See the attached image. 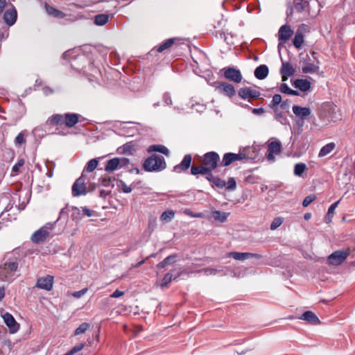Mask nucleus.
<instances>
[{
	"mask_svg": "<svg viewBox=\"0 0 355 355\" xmlns=\"http://www.w3.org/2000/svg\"><path fill=\"white\" fill-rule=\"evenodd\" d=\"M81 116L76 113H65L64 114H55L49 117L46 124L48 125H62L72 128L77 124Z\"/></svg>",
	"mask_w": 355,
	"mask_h": 355,
	"instance_id": "nucleus-1",
	"label": "nucleus"
},
{
	"mask_svg": "<svg viewBox=\"0 0 355 355\" xmlns=\"http://www.w3.org/2000/svg\"><path fill=\"white\" fill-rule=\"evenodd\" d=\"M319 117L324 122L337 121L340 119V114L336 105L327 103L321 106Z\"/></svg>",
	"mask_w": 355,
	"mask_h": 355,
	"instance_id": "nucleus-2",
	"label": "nucleus"
},
{
	"mask_svg": "<svg viewBox=\"0 0 355 355\" xmlns=\"http://www.w3.org/2000/svg\"><path fill=\"white\" fill-rule=\"evenodd\" d=\"M166 167L164 158L162 156L152 155L148 157L143 164L146 171H160Z\"/></svg>",
	"mask_w": 355,
	"mask_h": 355,
	"instance_id": "nucleus-3",
	"label": "nucleus"
},
{
	"mask_svg": "<svg viewBox=\"0 0 355 355\" xmlns=\"http://www.w3.org/2000/svg\"><path fill=\"white\" fill-rule=\"evenodd\" d=\"M220 156L215 151H210L205 153L200 159V162L208 169L210 172L214 171L218 166H220Z\"/></svg>",
	"mask_w": 355,
	"mask_h": 355,
	"instance_id": "nucleus-4",
	"label": "nucleus"
},
{
	"mask_svg": "<svg viewBox=\"0 0 355 355\" xmlns=\"http://www.w3.org/2000/svg\"><path fill=\"white\" fill-rule=\"evenodd\" d=\"M18 269L17 261H8L0 266V279L3 281L12 279L15 272Z\"/></svg>",
	"mask_w": 355,
	"mask_h": 355,
	"instance_id": "nucleus-5",
	"label": "nucleus"
},
{
	"mask_svg": "<svg viewBox=\"0 0 355 355\" xmlns=\"http://www.w3.org/2000/svg\"><path fill=\"white\" fill-rule=\"evenodd\" d=\"M53 223H46L33 234L31 241L35 243L44 242L49 236L50 231L53 230Z\"/></svg>",
	"mask_w": 355,
	"mask_h": 355,
	"instance_id": "nucleus-6",
	"label": "nucleus"
},
{
	"mask_svg": "<svg viewBox=\"0 0 355 355\" xmlns=\"http://www.w3.org/2000/svg\"><path fill=\"white\" fill-rule=\"evenodd\" d=\"M130 164V160L125 157H114L108 160L105 171L107 172H112L116 169L126 167Z\"/></svg>",
	"mask_w": 355,
	"mask_h": 355,
	"instance_id": "nucleus-7",
	"label": "nucleus"
},
{
	"mask_svg": "<svg viewBox=\"0 0 355 355\" xmlns=\"http://www.w3.org/2000/svg\"><path fill=\"white\" fill-rule=\"evenodd\" d=\"M238 95L243 100H248L251 102L253 100L257 99L261 96V92L259 90L252 89L250 87H245L241 88L238 91Z\"/></svg>",
	"mask_w": 355,
	"mask_h": 355,
	"instance_id": "nucleus-8",
	"label": "nucleus"
},
{
	"mask_svg": "<svg viewBox=\"0 0 355 355\" xmlns=\"http://www.w3.org/2000/svg\"><path fill=\"white\" fill-rule=\"evenodd\" d=\"M87 193L85 178L82 175L78 178L72 186V194L73 196H80Z\"/></svg>",
	"mask_w": 355,
	"mask_h": 355,
	"instance_id": "nucleus-9",
	"label": "nucleus"
},
{
	"mask_svg": "<svg viewBox=\"0 0 355 355\" xmlns=\"http://www.w3.org/2000/svg\"><path fill=\"white\" fill-rule=\"evenodd\" d=\"M348 256V251L337 250L329 256L328 261L329 263L331 265H340L347 259Z\"/></svg>",
	"mask_w": 355,
	"mask_h": 355,
	"instance_id": "nucleus-10",
	"label": "nucleus"
},
{
	"mask_svg": "<svg viewBox=\"0 0 355 355\" xmlns=\"http://www.w3.org/2000/svg\"><path fill=\"white\" fill-rule=\"evenodd\" d=\"M223 71L224 72V77L226 79L236 83H239L241 81L242 75L239 69H236L234 67H225L223 69Z\"/></svg>",
	"mask_w": 355,
	"mask_h": 355,
	"instance_id": "nucleus-11",
	"label": "nucleus"
},
{
	"mask_svg": "<svg viewBox=\"0 0 355 355\" xmlns=\"http://www.w3.org/2000/svg\"><path fill=\"white\" fill-rule=\"evenodd\" d=\"M54 277L52 275H47L37 279L36 287L47 291H50L53 288Z\"/></svg>",
	"mask_w": 355,
	"mask_h": 355,
	"instance_id": "nucleus-12",
	"label": "nucleus"
},
{
	"mask_svg": "<svg viewBox=\"0 0 355 355\" xmlns=\"http://www.w3.org/2000/svg\"><path fill=\"white\" fill-rule=\"evenodd\" d=\"M236 161H242V156L240 154V151L239 153H225L219 166L223 167L228 166Z\"/></svg>",
	"mask_w": 355,
	"mask_h": 355,
	"instance_id": "nucleus-13",
	"label": "nucleus"
},
{
	"mask_svg": "<svg viewBox=\"0 0 355 355\" xmlns=\"http://www.w3.org/2000/svg\"><path fill=\"white\" fill-rule=\"evenodd\" d=\"M293 31L289 25L285 24L280 27L278 31V40L279 43H286L293 35Z\"/></svg>",
	"mask_w": 355,
	"mask_h": 355,
	"instance_id": "nucleus-14",
	"label": "nucleus"
},
{
	"mask_svg": "<svg viewBox=\"0 0 355 355\" xmlns=\"http://www.w3.org/2000/svg\"><path fill=\"white\" fill-rule=\"evenodd\" d=\"M293 112L296 116L300 117L301 119V121H297L298 125H303V120L307 116H309L311 114V110L309 108L301 107L299 105H293Z\"/></svg>",
	"mask_w": 355,
	"mask_h": 355,
	"instance_id": "nucleus-15",
	"label": "nucleus"
},
{
	"mask_svg": "<svg viewBox=\"0 0 355 355\" xmlns=\"http://www.w3.org/2000/svg\"><path fill=\"white\" fill-rule=\"evenodd\" d=\"M227 270V268L224 266H215V267H207L202 268L201 270H199L198 272H203L205 275H220V276H224L227 275L226 270Z\"/></svg>",
	"mask_w": 355,
	"mask_h": 355,
	"instance_id": "nucleus-16",
	"label": "nucleus"
},
{
	"mask_svg": "<svg viewBox=\"0 0 355 355\" xmlns=\"http://www.w3.org/2000/svg\"><path fill=\"white\" fill-rule=\"evenodd\" d=\"M5 324L9 328L10 333L15 334L19 329V324L16 322L14 317L9 313H6L3 315Z\"/></svg>",
	"mask_w": 355,
	"mask_h": 355,
	"instance_id": "nucleus-17",
	"label": "nucleus"
},
{
	"mask_svg": "<svg viewBox=\"0 0 355 355\" xmlns=\"http://www.w3.org/2000/svg\"><path fill=\"white\" fill-rule=\"evenodd\" d=\"M192 157L190 154L185 155L180 164L173 167V171L178 173L186 172L191 166Z\"/></svg>",
	"mask_w": 355,
	"mask_h": 355,
	"instance_id": "nucleus-18",
	"label": "nucleus"
},
{
	"mask_svg": "<svg viewBox=\"0 0 355 355\" xmlns=\"http://www.w3.org/2000/svg\"><path fill=\"white\" fill-rule=\"evenodd\" d=\"M228 257H232L235 260H245L250 258H256L261 259V255L255 253L251 252H231L227 254Z\"/></svg>",
	"mask_w": 355,
	"mask_h": 355,
	"instance_id": "nucleus-19",
	"label": "nucleus"
},
{
	"mask_svg": "<svg viewBox=\"0 0 355 355\" xmlns=\"http://www.w3.org/2000/svg\"><path fill=\"white\" fill-rule=\"evenodd\" d=\"M280 73L282 76V80L285 81L288 79V77L293 76L295 69L290 62H282Z\"/></svg>",
	"mask_w": 355,
	"mask_h": 355,
	"instance_id": "nucleus-20",
	"label": "nucleus"
},
{
	"mask_svg": "<svg viewBox=\"0 0 355 355\" xmlns=\"http://www.w3.org/2000/svg\"><path fill=\"white\" fill-rule=\"evenodd\" d=\"M239 151L242 156V160L254 159L258 156V151L254 147H247Z\"/></svg>",
	"mask_w": 355,
	"mask_h": 355,
	"instance_id": "nucleus-21",
	"label": "nucleus"
},
{
	"mask_svg": "<svg viewBox=\"0 0 355 355\" xmlns=\"http://www.w3.org/2000/svg\"><path fill=\"white\" fill-rule=\"evenodd\" d=\"M299 318L302 320H305L311 324H318L320 323V320L317 315L311 311H306L303 313Z\"/></svg>",
	"mask_w": 355,
	"mask_h": 355,
	"instance_id": "nucleus-22",
	"label": "nucleus"
},
{
	"mask_svg": "<svg viewBox=\"0 0 355 355\" xmlns=\"http://www.w3.org/2000/svg\"><path fill=\"white\" fill-rule=\"evenodd\" d=\"M17 10L15 8L8 10L3 15V19L8 26L13 25L17 20Z\"/></svg>",
	"mask_w": 355,
	"mask_h": 355,
	"instance_id": "nucleus-23",
	"label": "nucleus"
},
{
	"mask_svg": "<svg viewBox=\"0 0 355 355\" xmlns=\"http://www.w3.org/2000/svg\"><path fill=\"white\" fill-rule=\"evenodd\" d=\"M222 93L225 95L232 97L235 95L236 90L232 84L227 83H221L217 87Z\"/></svg>",
	"mask_w": 355,
	"mask_h": 355,
	"instance_id": "nucleus-24",
	"label": "nucleus"
},
{
	"mask_svg": "<svg viewBox=\"0 0 355 355\" xmlns=\"http://www.w3.org/2000/svg\"><path fill=\"white\" fill-rule=\"evenodd\" d=\"M293 85L304 92L309 91L311 88V83L306 79H297Z\"/></svg>",
	"mask_w": 355,
	"mask_h": 355,
	"instance_id": "nucleus-25",
	"label": "nucleus"
},
{
	"mask_svg": "<svg viewBox=\"0 0 355 355\" xmlns=\"http://www.w3.org/2000/svg\"><path fill=\"white\" fill-rule=\"evenodd\" d=\"M269 73L268 68L265 64L257 67L254 70V76L259 80L265 79Z\"/></svg>",
	"mask_w": 355,
	"mask_h": 355,
	"instance_id": "nucleus-26",
	"label": "nucleus"
},
{
	"mask_svg": "<svg viewBox=\"0 0 355 355\" xmlns=\"http://www.w3.org/2000/svg\"><path fill=\"white\" fill-rule=\"evenodd\" d=\"M304 34L301 31H297L296 32L295 37L293 38V44L294 45V46L297 49H301L302 47V45L304 44Z\"/></svg>",
	"mask_w": 355,
	"mask_h": 355,
	"instance_id": "nucleus-27",
	"label": "nucleus"
},
{
	"mask_svg": "<svg viewBox=\"0 0 355 355\" xmlns=\"http://www.w3.org/2000/svg\"><path fill=\"white\" fill-rule=\"evenodd\" d=\"M336 147V144L334 142L329 143L324 145L320 150L318 153L319 157H323L327 156L331 153Z\"/></svg>",
	"mask_w": 355,
	"mask_h": 355,
	"instance_id": "nucleus-28",
	"label": "nucleus"
},
{
	"mask_svg": "<svg viewBox=\"0 0 355 355\" xmlns=\"http://www.w3.org/2000/svg\"><path fill=\"white\" fill-rule=\"evenodd\" d=\"M209 172L210 170H208L202 164L198 166H192L191 168V174L193 175H205Z\"/></svg>",
	"mask_w": 355,
	"mask_h": 355,
	"instance_id": "nucleus-29",
	"label": "nucleus"
},
{
	"mask_svg": "<svg viewBox=\"0 0 355 355\" xmlns=\"http://www.w3.org/2000/svg\"><path fill=\"white\" fill-rule=\"evenodd\" d=\"M177 254H171L166 257L162 261L159 262L157 265V268L159 269L164 268L166 266L171 265L175 262V258Z\"/></svg>",
	"mask_w": 355,
	"mask_h": 355,
	"instance_id": "nucleus-30",
	"label": "nucleus"
},
{
	"mask_svg": "<svg viewBox=\"0 0 355 355\" xmlns=\"http://www.w3.org/2000/svg\"><path fill=\"white\" fill-rule=\"evenodd\" d=\"M304 63L306 64L305 66L302 67V73H309L318 72L320 69L318 64H315L307 62H304Z\"/></svg>",
	"mask_w": 355,
	"mask_h": 355,
	"instance_id": "nucleus-31",
	"label": "nucleus"
},
{
	"mask_svg": "<svg viewBox=\"0 0 355 355\" xmlns=\"http://www.w3.org/2000/svg\"><path fill=\"white\" fill-rule=\"evenodd\" d=\"M229 215H230L229 213H226V212L220 211H214L211 213V216L216 220L219 221L220 223L225 222Z\"/></svg>",
	"mask_w": 355,
	"mask_h": 355,
	"instance_id": "nucleus-32",
	"label": "nucleus"
},
{
	"mask_svg": "<svg viewBox=\"0 0 355 355\" xmlns=\"http://www.w3.org/2000/svg\"><path fill=\"white\" fill-rule=\"evenodd\" d=\"M46 10L49 15H53L56 18L62 19L65 16V14L62 11L48 5L46 6Z\"/></svg>",
	"mask_w": 355,
	"mask_h": 355,
	"instance_id": "nucleus-33",
	"label": "nucleus"
},
{
	"mask_svg": "<svg viewBox=\"0 0 355 355\" xmlns=\"http://www.w3.org/2000/svg\"><path fill=\"white\" fill-rule=\"evenodd\" d=\"M295 10L297 12H302L304 10L305 8L307 6L308 3L304 0H293L292 2Z\"/></svg>",
	"mask_w": 355,
	"mask_h": 355,
	"instance_id": "nucleus-34",
	"label": "nucleus"
},
{
	"mask_svg": "<svg viewBox=\"0 0 355 355\" xmlns=\"http://www.w3.org/2000/svg\"><path fill=\"white\" fill-rule=\"evenodd\" d=\"M175 40H176L175 38H170V39L165 40L157 47V51L158 52H162L166 49H170L173 45Z\"/></svg>",
	"mask_w": 355,
	"mask_h": 355,
	"instance_id": "nucleus-35",
	"label": "nucleus"
},
{
	"mask_svg": "<svg viewBox=\"0 0 355 355\" xmlns=\"http://www.w3.org/2000/svg\"><path fill=\"white\" fill-rule=\"evenodd\" d=\"M281 149L282 145L279 141H274L268 144V151L275 153L276 155L281 152Z\"/></svg>",
	"mask_w": 355,
	"mask_h": 355,
	"instance_id": "nucleus-36",
	"label": "nucleus"
},
{
	"mask_svg": "<svg viewBox=\"0 0 355 355\" xmlns=\"http://www.w3.org/2000/svg\"><path fill=\"white\" fill-rule=\"evenodd\" d=\"M109 19V15L106 14H99L94 17V24L98 26H103L107 21Z\"/></svg>",
	"mask_w": 355,
	"mask_h": 355,
	"instance_id": "nucleus-37",
	"label": "nucleus"
},
{
	"mask_svg": "<svg viewBox=\"0 0 355 355\" xmlns=\"http://www.w3.org/2000/svg\"><path fill=\"white\" fill-rule=\"evenodd\" d=\"M340 200H338L337 202L333 203L328 209V211L327 214V216L325 217V222L327 223H329L331 222L332 218L334 216V211L336 208L337 207L338 205L339 204Z\"/></svg>",
	"mask_w": 355,
	"mask_h": 355,
	"instance_id": "nucleus-38",
	"label": "nucleus"
},
{
	"mask_svg": "<svg viewBox=\"0 0 355 355\" xmlns=\"http://www.w3.org/2000/svg\"><path fill=\"white\" fill-rule=\"evenodd\" d=\"M148 151L150 152V151H157V152H159V153H162L166 155H168L169 154V150L168 149L163 146V145H153V146H150L149 147V149H148Z\"/></svg>",
	"mask_w": 355,
	"mask_h": 355,
	"instance_id": "nucleus-39",
	"label": "nucleus"
},
{
	"mask_svg": "<svg viewBox=\"0 0 355 355\" xmlns=\"http://www.w3.org/2000/svg\"><path fill=\"white\" fill-rule=\"evenodd\" d=\"M279 90L281 92L289 95L298 96L300 94L297 91L291 89L286 83H282L280 85Z\"/></svg>",
	"mask_w": 355,
	"mask_h": 355,
	"instance_id": "nucleus-40",
	"label": "nucleus"
},
{
	"mask_svg": "<svg viewBox=\"0 0 355 355\" xmlns=\"http://www.w3.org/2000/svg\"><path fill=\"white\" fill-rule=\"evenodd\" d=\"M174 216L175 212L173 210H167L162 214L160 220L163 222L168 223L174 218Z\"/></svg>",
	"mask_w": 355,
	"mask_h": 355,
	"instance_id": "nucleus-41",
	"label": "nucleus"
},
{
	"mask_svg": "<svg viewBox=\"0 0 355 355\" xmlns=\"http://www.w3.org/2000/svg\"><path fill=\"white\" fill-rule=\"evenodd\" d=\"M306 166L304 163H298L295 165L294 174L297 176H301L305 171Z\"/></svg>",
	"mask_w": 355,
	"mask_h": 355,
	"instance_id": "nucleus-42",
	"label": "nucleus"
},
{
	"mask_svg": "<svg viewBox=\"0 0 355 355\" xmlns=\"http://www.w3.org/2000/svg\"><path fill=\"white\" fill-rule=\"evenodd\" d=\"M282 98L279 94H275L272 97L270 107L277 112V107L282 103Z\"/></svg>",
	"mask_w": 355,
	"mask_h": 355,
	"instance_id": "nucleus-43",
	"label": "nucleus"
},
{
	"mask_svg": "<svg viewBox=\"0 0 355 355\" xmlns=\"http://www.w3.org/2000/svg\"><path fill=\"white\" fill-rule=\"evenodd\" d=\"M98 164V162L96 159H92L87 162L85 170L87 172H92L97 167Z\"/></svg>",
	"mask_w": 355,
	"mask_h": 355,
	"instance_id": "nucleus-44",
	"label": "nucleus"
},
{
	"mask_svg": "<svg viewBox=\"0 0 355 355\" xmlns=\"http://www.w3.org/2000/svg\"><path fill=\"white\" fill-rule=\"evenodd\" d=\"M284 219L282 217H276L273 219L270 224V230H275L277 229L282 223H283Z\"/></svg>",
	"mask_w": 355,
	"mask_h": 355,
	"instance_id": "nucleus-45",
	"label": "nucleus"
},
{
	"mask_svg": "<svg viewBox=\"0 0 355 355\" xmlns=\"http://www.w3.org/2000/svg\"><path fill=\"white\" fill-rule=\"evenodd\" d=\"M89 327V324L87 322H83L79 325L78 328L74 331V335H79L81 334H84L87 329Z\"/></svg>",
	"mask_w": 355,
	"mask_h": 355,
	"instance_id": "nucleus-46",
	"label": "nucleus"
},
{
	"mask_svg": "<svg viewBox=\"0 0 355 355\" xmlns=\"http://www.w3.org/2000/svg\"><path fill=\"white\" fill-rule=\"evenodd\" d=\"M16 146H21L26 143L25 135L23 132H19L15 139Z\"/></svg>",
	"mask_w": 355,
	"mask_h": 355,
	"instance_id": "nucleus-47",
	"label": "nucleus"
},
{
	"mask_svg": "<svg viewBox=\"0 0 355 355\" xmlns=\"http://www.w3.org/2000/svg\"><path fill=\"white\" fill-rule=\"evenodd\" d=\"M226 189L234 191L236 188V182L234 178H229L225 186Z\"/></svg>",
	"mask_w": 355,
	"mask_h": 355,
	"instance_id": "nucleus-48",
	"label": "nucleus"
},
{
	"mask_svg": "<svg viewBox=\"0 0 355 355\" xmlns=\"http://www.w3.org/2000/svg\"><path fill=\"white\" fill-rule=\"evenodd\" d=\"M85 347V343H80L78 345H76L73 347L71 349L70 351H69L67 353H66L64 355H73L76 353L81 351Z\"/></svg>",
	"mask_w": 355,
	"mask_h": 355,
	"instance_id": "nucleus-49",
	"label": "nucleus"
},
{
	"mask_svg": "<svg viewBox=\"0 0 355 355\" xmlns=\"http://www.w3.org/2000/svg\"><path fill=\"white\" fill-rule=\"evenodd\" d=\"M212 184L214 186L216 187L218 189H223L226 186L225 181L218 177L216 178L215 180L213 182Z\"/></svg>",
	"mask_w": 355,
	"mask_h": 355,
	"instance_id": "nucleus-50",
	"label": "nucleus"
},
{
	"mask_svg": "<svg viewBox=\"0 0 355 355\" xmlns=\"http://www.w3.org/2000/svg\"><path fill=\"white\" fill-rule=\"evenodd\" d=\"M172 280V275L171 273H166L162 279L160 286L162 288L166 287Z\"/></svg>",
	"mask_w": 355,
	"mask_h": 355,
	"instance_id": "nucleus-51",
	"label": "nucleus"
},
{
	"mask_svg": "<svg viewBox=\"0 0 355 355\" xmlns=\"http://www.w3.org/2000/svg\"><path fill=\"white\" fill-rule=\"evenodd\" d=\"M118 187L125 193H129L132 191V189L131 187L128 186L123 181L120 180Z\"/></svg>",
	"mask_w": 355,
	"mask_h": 355,
	"instance_id": "nucleus-52",
	"label": "nucleus"
},
{
	"mask_svg": "<svg viewBox=\"0 0 355 355\" xmlns=\"http://www.w3.org/2000/svg\"><path fill=\"white\" fill-rule=\"evenodd\" d=\"M99 181L104 187L114 186L113 180L111 178H101Z\"/></svg>",
	"mask_w": 355,
	"mask_h": 355,
	"instance_id": "nucleus-53",
	"label": "nucleus"
},
{
	"mask_svg": "<svg viewBox=\"0 0 355 355\" xmlns=\"http://www.w3.org/2000/svg\"><path fill=\"white\" fill-rule=\"evenodd\" d=\"M315 199H316V197L314 195H309V196H306L302 202L303 207H308Z\"/></svg>",
	"mask_w": 355,
	"mask_h": 355,
	"instance_id": "nucleus-54",
	"label": "nucleus"
},
{
	"mask_svg": "<svg viewBox=\"0 0 355 355\" xmlns=\"http://www.w3.org/2000/svg\"><path fill=\"white\" fill-rule=\"evenodd\" d=\"M286 6H287L286 15L288 17H291L293 14V11H294L295 8H294L293 5L291 1H288L286 2Z\"/></svg>",
	"mask_w": 355,
	"mask_h": 355,
	"instance_id": "nucleus-55",
	"label": "nucleus"
},
{
	"mask_svg": "<svg viewBox=\"0 0 355 355\" xmlns=\"http://www.w3.org/2000/svg\"><path fill=\"white\" fill-rule=\"evenodd\" d=\"M87 288H85L80 291L72 293L71 295L75 298H80L87 293Z\"/></svg>",
	"mask_w": 355,
	"mask_h": 355,
	"instance_id": "nucleus-56",
	"label": "nucleus"
},
{
	"mask_svg": "<svg viewBox=\"0 0 355 355\" xmlns=\"http://www.w3.org/2000/svg\"><path fill=\"white\" fill-rule=\"evenodd\" d=\"M275 119L278 121L282 124H285L286 118L284 116V115L282 113H277V111L275 112Z\"/></svg>",
	"mask_w": 355,
	"mask_h": 355,
	"instance_id": "nucleus-57",
	"label": "nucleus"
},
{
	"mask_svg": "<svg viewBox=\"0 0 355 355\" xmlns=\"http://www.w3.org/2000/svg\"><path fill=\"white\" fill-rule=\"evenodd\" d=\"M24 164V159H19L13 166L12 168V172H18L19 170V168L22 166Z\"/></svg>",
	"mask_w": 355,
	"mask_h": 355,
	"instance_id": "nucleus-58",
	"label": "nucleus"
},
{
	"mask_svg": "<svg viewBox=\"0 0 355 355\" xmlns=\"http://www.w3.org/2000/svg\"><path fill=\"white\" fill-rule=\"evenodd\" d=\"M163 100L166 105H172V100L168 93H165L163 96Z\"/></svg>",
	"mask_w": 355,
	"mask_h": 355,
	"instance_id": "nucleus-59",
	"label": "nucleus"
},
{
	"mask_svg": "<svg viewBox=\"0 0 355 355\" xmlns=\"http://www.w3.org/2000/svg\"><path fill=\"white\" fill-rule=\"evenodd\" d=\"M123 295H124L123 291H119L117 289L115 291H114L112 294H111L110 297L112 298H118V297L123 296Z\"/></svg>",
	"mask_w": 355,
	"mask_h": 355,
	"instance_id": "nucleus-60",
	"label": "nucleus"
},
{
	"mask_svg": "<svg viewBox=\"0 0 355 355\" xmlns=\"http://www.w3.org/2000/svg\"><path fill=\"white\" fill-rule=\"evenodd\" d=\"M205 175H206V179L211 183H213V182L215 180L216 178L217 177V176H214L212 174V172L205 173Z\"/></svg>",
	"mask_w": 355,
	"mask_h": 355,
	"instance_id": "nucleus-61",
	"label": "nucleus"
},
{
	"mask_svg": "<svg viewBox=\"0 0 355 355\" xmlns=\"http://www.w3.org/2000/svg\"><path fill=\"white\" fill-rule=\"evenodd\" d=\"M252 112L254 114H257V115H261L262 114L263 112H264V109L263 107H260V108H253L252 110Z\"/></svg>",
	"mask_w": 355,
	"mask_h": 355,
	"instance_id": "nucleus-62",
	"label": "nucleus"
},
{
	"mask_svg": "<svg viewBox=\"0 0 355 355\" xmlns=\"http://www.w3.org/2000/svg\"><path fill=\"white\" fill-rule=\"evenodd\" d=\"M83 212L84 215L89 217L93 215L94 211L92 210L88 209L87 207H83Z\"/></svg>",
	"mask_w": 355,
	"mask_h": 355,
	"instance_id": "nucleus-63",
	"label": "nucleus"
},
{
	"mask_svg": "<svg viewBox=\"0 0 355 355\" xmlns=\"http://www.w3.org/2000/svg\"><path fill=\"white\" fill-rule=\"evenodd\" d=\"M186 213H187L188 215H189V216H192V217H195V218H202V217L203 216V214H202V213H196V214H193V213H192V212H191V211H189V210L186 211Z\"/></svg>",
	"mask_w": 355,
	"mask_h": 355,
	"instance_id": "nucleus-64",
	"label": "nucleus"
}]
</instances>
